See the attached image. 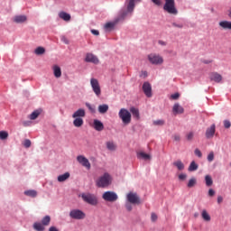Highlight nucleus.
Instances as JSON below:
<instances>
[{"label": "nucleus", "instance_id": "obj_1", "mask_svg": "<svg viewBox=\"0 0 231 231\" xmlns=\"http://www.w3.org/2000/svg\"><path fill=\"white\" fill-rule=\"evenodd\" d=\"M142 0H126V9L119 12L116 23H124L125 17H131L133 12H134V6L136 3H140Z\"/></svg>", "mask_w": 231, "mask_h": 231}, {"label": "nucleus", "instance_id": "obj_27", "mask_svg": "<svg viewBox=\"0 0 231 231\" xmlns=\"http://www.w3.org/2000/svg\"><path fill=\"white\" fill-rule=\"evenodd\" d=\"M26 15H17V16H14V23H26Z\"/></svg>", "mask_w": 231, "mask_h": 231}, {"label": "nucleus", "instance_id": "obj_59", "mask_svg": "<svg viewBox=\"0 0 231 231\" xmlns=\"http://www.w3.org/2000/svg\"><path fill=\"white\" fill-rule=\"evenodd\" d=\"M217 203H218V205L223 203V197H221V196L217 197Z\"/></svg>", "mask_w": 231, "mask_h": 231}, {"label": "nucleus", "instance_id": "obj_23", "mask_svg": "<svg viewBox=\"0 0 231 231\" xmlns=\"http://www.w3.org/2000/svg\"><path fill=\"white\" fill-rule=\"evenodd\" d=\"M74 127H82L84 125V119L82 117H74Z\"/></svg>", "mask_w": 231, "mask_h": 231}, {"label": "nucleus", "instance_id": "obj_13", "mask_svg": "<svg viewBox=\"0 0 231 231\" xmlns=\"http://www.w3.org/2000/svg\"><path fill=\"white\" fill-rule=\"evenodd\" d=\"M216 134V125L213 124L210 125V127L207 128L206 130V138L210 140V138H214V135Z\"/></svg>", "mask_w": 231, "mask_h": 231}, {"label": "nucleus", "instance_id": "obj_4", "mask_svg": "<svg viewBox=\"0 0 231 231\" xmlns=\"http://www.w3.org/2000/svg\"><path fill=\"white\" fill-rule=\"evenodd\" d=\"M163 10L171 15H177L178 9H176V2L174 0H165Z\"/></svg>", "mask_w": 231, "mask_h": 231}, {"label": "nucleus", "instance_id": "obj_37", "mask_svg": "<svg viewBox=\"0 0 231 231\" xmlns=\"http://www.w3.org/2000/svg\"><path fill=\"white\" fill-rule=\"evenodd\" d=\"M196 183H198V181L196 180V178H191V179L189 180L187 187H188L189 189H192V187H195V186H196Z\"/></svg>", "mask_w": 231, "mask_h": 231}, {"label": "nucleus", "instance_id": "obj_44", "mask_svg": "<svg viewBox=\"0 0 231 231\" xmlns=\"http://www.w3.org/2000/svg\"><path fill=\"white\" fill-rule=\"evenodd\" d=\"M165 125L164 120L159 119V120L153 121V125Z\"/></svg>", "mask_w": 231, "mask_h": 231}, {"label": "nucleus", "instance_id": "obj_50", "mask_svg": "<svg viewBox=\"0 0 231 231\" xmlns=\"http://www.w3.org/2000/svg\"><path fill=\"white\" fill-rule=\"evenodd\" d=\"M171 98H172V100H178V98H180V93H175L171 95Z\"/></svg>", "mask_w": 231, "mask_h": 231}, {"label": "nucleus", "instance_id": "obj_30", "mask_svg": "<svg viewBox=\"0 0 231 231\" xmlns=\"http://www.w3.org/2000/svg\"><path fill=\"white\" fill-rule=\"evenodd\" d=\"M39 115H41V111L35 110L29 116V118L30 120H37V118H39Z\"/></svg>", "mask_w": 231, "mask_h": 231}, {"label": "nucleus", "instance_id": "obj_38", "mask_svg": "<svg viewBox=\"0 0 231 231\" xmlns=\"http://www.w3.org/2000/svg\"><path fill=\"white\" fill-rule=\"evenodd\" d=\"M201 216L204 221H210V215H208V212H207V210L204 209L201 213Z\"/></svg>", "mask_w": 231, "mask_h": 231}, {"label": "nucleus", "instance_id": "obj_2", "mask_svg": "<svg viewBox=\"0 0 231 231\" xmlns=\"http://www.w3.org/2000/svg\"><path fill=\"white\" fill-rule=\"evenodd\" d=\"M113 183V177L107 172L104 173L96 180V186L98 189H107Z\"/></svg>", "mask_w": 231, "mask_h": 231}, {"label": "nucleus", "instance_id": "obj_60", "mask_svg": "<svg viewBox=\"0 0 231 231\" xmlns=\"http://www.w3.org/2000/svg\"><path fill=\"white\" fill-rule=\"evenodd\" d=\"M49 231H59V229L57 227H55V226H51L49 228Z\"/></svg>", "mask_w": 231, "mask_h": 231}, {"label": "nucleus", "instance_id": "obj_9", "mask_svg": "<svg viewBox=\"0 0 231 231\" xmlns=\"http://www.w3.org/2000/svg\"><path fill=\"white\" fill-rule=\"evenodd\" d=\"M126 199L128 203H131L132 205H140V197H138V194L134 192H129L126 195Z\"/></svg>", "mask_w": 231, "mask_h": 231}, {"label": "nucleus", "instance_id": "obj_57", "mask_svg": "<svg viewBox=\"0 0 231 231\" xmlns=\"http://www.w3.org/2000/svg\"><path fill=\"white\" fill-rule=\"evenodd\" d=\"M152 3H154V5H156L157 6H160V5H162V1L160 0H152Z\"/></svg>", "mask_w": 231, "mask_h": 231}, {"label": "nucleus", "instance_id": "obj_15", "mask_svg": "<svg viewBox=\"0 0 231 231\" xmlns=\"http://www.w3.org/2000/svg\"><path fill=\"white\" fill-rule=\"evenodd\" d=\"M85 116H86V110H84L83 108H79L72 115V118H84Z\"/></svg>", "mask_w": 231, "mask_h": 231}, {"label": "nucleus", "instance_id": "obj_36", "mask_svg": "<svg viewBox=\"0 0 231 231\" xmlns=\"http://www.w3.org/2000/svg\"><path fill=\"white\" fill-rule=\"evenodd\" d=\"M51 221V217H50V216H45L42 220V224L43 225V226H48Z\"/></svg>", "mask_w": 231, "mask_h": 231}, {"label": "nucleus", "instance_id": "obj_10", "mask_svg": "<svg viewBox=\"0 0 231 231\" xmlns=\"http://www.w3.org/2000/svg\"><path fill=\"white\" fill-rule=\"evenodd\" d=\"M69 217L72 219H84L86 217V213L80 209H72L69 212Z\"/></svg>", "mask_w": 231, "mask_h": 231}, {"label": "nucleus", "instance_id": "obj_20", "mask_svg": "<svg viewBox=\"0 0 231 231\" xmlns=\"http://www.w3.org/2000/svg\"><path fill=\"white\" fill-rule=\"evenodd\" d=\"M210 79L214 82H221V80H223V77L217 72H213L210 75Z\"/></svg>", "mask_w": 231, "mask_h": 231}, {"label": "nucleus", "instance_id": "obj_61", "mask_svg": "<svg viewBox=\"0 0 231 231\" xmlns=\"http://www.w3.org/2000/svg\"><path fill=\"white\" fill-rule=\"evenodd\" d=\"M159 44H161V46H166V42L163 41H159Z\"/></svg>", "mask_w": 231, "mask_h": 231}, {"label": "nucleus", "instance_id": "obj_54", "mask_svg": "<svg viewBox=\"0 0 231 231\" xmlns=\"http://www.w3.org/2000/svg\"><path fill=\"white\" fill-rule=\"evenodd\" d=\"M173 139L175 142H180V140H181V137L180 136V134H175L173 135Z\"/></svg>", "mask_w": 231, "mask_h": 231}, {"label": "nucleus", "instance_id": "obj_41", "mask_svg": "<svg viewBox=\"0 0 231 231\" xmlns=\"http://www.w3.org/2000/svg\"><path fill=\"white\" fill-rule=\"evenodd\" d=\"M106 148L108 149V151H115V143H113L112 142H107Z\"/></svg>", "mask_w": 231, "mask_h": 231}, {"label": "nucleus", "instance_id": "obj_6", "mask_svg": "<svg viewBox=\"0 0 231 231\" xmlns=\"http://www.w3.org/2000/svg\"><path fill=\"white\" fill-rule=\"evenodd\" d=\"M90 86L96 97H100V95H102V88H100V82H98V79L91 78Z\"/></svg>", "mask_w": 231, "mask_h": 231}, {"label": "nucleus", "instance_id": "obj_11", "mask_svg": "<svg viewBox=\"0 0 231 231\" xmlns=\"http://www.w3.org/2000/svg\"><path fill=\"white\" fill-rule=\"evenodd\" d=\"M77 161L79 162V163H80V165H82L83 167H86L88 171L91 169V163L89 162V160H88V158H86L85 156L79 155L77 157Z\"/></svg>", "mask_w": 231, "mask_h": 231}, {"label": "nucleus", "instance_id": "obj_7", "mask_svg": "<svg viewBox=\"0 0 231 231\" xmlns=\"http://www.w3.org/2000/svg\"><path fill=\"white\" fill-rule=\"evenodd\" d=\"M148 60L151 64L160 66L163 64V57L156 53H151L148 55Z\"/></svg>", "mask_w": 231, "mask_h": 231}, {"label": "nucleus", "instance_id": "obj_24", "mask_svg": "<svg viewBox=\"0 0 231 231\" xmlns=\"http://www.w3.org/2000/svg\"><path fill=\"white\" fill-rule=\"evenodd\" d=\"M218 24L223 30H231V22L229 21H222Z\"/></svg>", "mask_w": 231, "mask_h": 231}, {"label": "nucleus", "instance_id": "obj_5", "mask_svg": "<svg viewBox=\"0 0 231 231\" xmlns=\"http://www.w3.org/2000/svg\"><path fill=\"white\" fill-rule=\"evenodd\" d=\"M119 118H121L125 125H129V123L131 122V112L125 108H122L119 111Z\"/></svg>", "mask_w": 231, "mask_h": 231}, {"label": "nucleus", "instance_id": "obj_29", "mask_svg": "<svg viewBox=\"0 0 231 231\" xmlns=\"http://www.w3.org/2000/svg\"><path fill=\"white\" fill-rule=\"evenodd\" d=\"M198 164L196 163V162L192 161L189 166L188 171L189 172H194V171H198Z\"/></svg>", "mask_w": 231, "mask_h": 231}, {"label": "nucleus", "instance_id": "obj_14", "mask_svg": "<svg viewBox=\"0 0 231 231\" xmlns=\"http://www.w3.org/2000/svg\"><path fill=\"white\" fill-rule=\"evenodd\" d=\"M85 61L92 62V64H98V62H100V60H98V58L95 56L93 53H87Z\"/></svg>", "mask_w": 231, "mask_h": 231}, {"label": "nucleus", "instance_id": "obj_31", "mask_svg": "<svg viewBox=\"0 0 231 231\" xmlns=\"http://www.w3.org/2000/svg\"><path fill=\"white\" fill-rule=\"evenodd\" d=\"M33 228L36 231H44V225H42V223L36 222L33 224Z\"/></svg>", "mask_w": 231, "mask_h": 231}, {"label": "nucleus", "instance_id": "obj_43", "mask_svg": "<svg viewBox=\"0 0 231 231\" xmlns=\"http://www.w3.org/2000/svg\"><path fill=\"white\" fill-rule=\"evenodd\" d=\"M23 147H25L26 149H29V147H32V141H30L29 139L24 140Z\"/></svg>", "mask_w": 231, "mask_h": 231}, {"label": "nucleus", "instance_id": "obj_56", "mask_svg": "<svg viewBox=\"0 0 231 231\" xmlns=\"http://www.w3.org/2000/svg\"><path fill=\"white\" fill-rule=\"evenodd\" d=\"M215 194H216V191H215L214 189H210L208 190V196H210L211 198H212V196H214Z\"/></svg>", "mask_w": 231, "mask_h": 231}, {"label": "nucleus", "instance_id": "obj_34", "mask_svg": "<svg viewBox=\"0 0 231 231\" xmlns=\"http://www.w3.org/2000/svg\"><path fill=\"white\" fill-rule=\"evenodd\" d=\"M25 196H29L30 198H37V191L34 189H30L24 191Z\"/></svg>", "mask_w": 231, "mask_h": 231}, {"label": "nucleus", "instance_id": "obj_47", "mask_svg": "<svg viewBox=\"0 0 231 231\" xmlns=\"http://www.w3.org/2000/svg\"><path fill=\"white\" fill-rule=\"evenodd\" d=\"M224 126L226 129H230L231 127V123L228 120L224 121Z\"/></svg>", "mask_w": 231, "mask_h": 231}, {"label": "nucleus", "instance_id": "obj_49", "mask_svg": "<svg viewBox=\"0 0 231 231\" xmlns=\"http://www.w3.org/2000/svg\"><path fill=\"white\" fill-rule=\"evenodd\" d=\"M151 219L153 223L156 222L158 220V215H156L155 213H152Z\"/></svg>", "mask_w": 231, "mask_h": 231}, {"label": "nucleus", "instance_id": "obj_48", "mask_svg": "<svg viewBox=\"0 0 231 231\" xmlns=\"http://www.w3.org/2000/svg\"><path fill=\"white\" fill-rule=\"evenodd\" d=\"M195 154L198 156V158H201L203 156V153H201V151L199 149H195Z\"/></svg>", "mask_w": 231, "mask_h": 231}, {"label": "nucleus", "instance_id": "obj_53", "mask_svg": "<svg viewBox=\"0 0 231 231\" xmlns=\"http://www.w3.org/2000/svg\"><path fill=\"white\" fill-rule=\"evenodd\" d=\"M23 125H24V127H28L32 125V121H23Z\"/></svg>", "mask_w": 231, "mask_h": 231}, {"label": "nucleus", "instance_id": "obj_21", "mask_svg": "<svg viewBox=\"0 0 231 231\" xmlns=\"http://www.w3.org/2000/svg\"><path fill=\"white\" fill-rule=\"evenodd\" d=\"M97 111L98 113H100V115H106V113H107V111H109V106L103 104V105H99L97 107Z\"/></svg>", "mask_w": 231, "mask_h": 231}, {"label": "nucleus", "instance_id": "obj_26", "mask_svg": "<svg viewBox=\"0 0 231 231\" xmlns=\"http://www.w3.org/2000/svg\"><path fill=\"white\" fill-rule=\"evenodd\" d=\"M69 172H65L64 174L58 176V181L60 183H62L63 181H66V180H69Z\"/></svg>", "mask_w": 231, "mask_h": 231}, {"label": "nucleus", "instance_id": "obj_33", "mask_svg": "<svg viewBox=\"0 0 231 231\" xmlns=\"http://www.w3.org/2000/svg\"><path fill=\"white\" fill-rule=\"evenodd\" d=\"M35 55H44L46 53V49L44 47H38L34 51Z\"/></svg>", "mask_w": 231, "mask_h": 231}, {"label": "nucleus", "instance_id": "obj_28", "mask_svg": "<svg viewBox=\"0 0 231 231\" xmlns=\"http://www.w3.org/2000/svg\"><path fill=\"white\" fill-rule=\"evenodd\" d=\"M174 167H177L178 171H183L185 169V164L181 161H176L173 162Z\"/></svg>", "mask_w": 231, "mask_h": 231}, {"label": "nucleus", "instance_id": "obj_58", "mask_svg": "<svg viewBox=\"0 0 231 231\" xmlns=\"http://www.w3.org/2000/svg\"><path fill=\"white\" fill-rule=\"evenodd\" d=\"M91 33H93V35H100V32L97 30H91Z\"/></svg>", "mask_w": 231, "mask_h": 231}, {"label": "nucleus", "instance_id": "obj_22", "mask_svg": "<svg viewBox=\"0 0 231 231\" xmlns=\"http://www.w3.org/2000/svg\"><path fill=\"white\" fill-rule=\"evenodd\" d=\"M59 17L66 22L71 21V15L64 11L60 12Z\"/></svg>", "mask_w": 231, "mask_h": 231}, {"label": "nucleus", "instance_id": "obj_35", "mask_svg": "<svg viewBox=\"0 0 231 231\" xmlns=\"http://www.w3.org/2000/svg\"><path fill=\"white\" fill-rule=\"evenodd\" d=\"M205 181H206L207 187H212L214 183V180H212V177H210V175L205 176Z\"/></svg>", "mask_w": 231, "mask_h": 231}, {"label": "nucleus", "instance_id": "obj_40", "mask_svg": "<svg viewBox=\"0 0 231 231\" xmlns=\"http://www.w3.org/2000/svg\"><path fill=\"white\" fill-rule=\"evenodd\" d=\"M8 138V133L5 131L0 132V140H6Z\"/></svg>", "mask_w": 231, "mask_h": 231}, {"label": "nucleus", "instance_id": "obj_25", "mask_svg": "<svg viewBox=\"0 0 231 231\" xmlns=\"http://www.w3.org/2000/svg\"><path fill=\"white\" fill-rule=\"evenodd\" d=\"M130 113H132L133 117L135 120H138L140 118V110H138V108L136 107H131L130 108Z\"/></svg>", "mask_w": 231, "mask_h": 231}, {"label": "nucleus", "instance_id": "obj_55", "mask_svg": "<svg viewBox=\"0 0 231 231\" xmlns=\"http://www.w3.org/2000/svg\"><path fill=\"white\" fill-rule=\"evenodd\" d=\"M172 26H174L175 28H183V24H181V23L178 24L176 23H173Z\"/></svg>", "mask_w": 231, "mask_h": 231}, {"label": "nucleus", "instance_id": "obj_19", "mask_svg": "<svg viewBox=\"0 0 231 231\" xmlns=\"http://www.w3.org/2000/svg\"><path fill=\"white\" fill-rule=\"evenodd\" d=\"M184 111L185 110L182 108L181 106H180V104L176 103L173 106L172 112L174 115H181V114H183Z\"/></svg>", "mask_w": 231, "mask_h": 231}, {"label": "nucleus", "instance_id": "obj_42", "mask_svg": "<svg viewBox=\"0 0 231 231\" xmlns=\"http://www.w3.org/2000/svg\"><path fill=\"white\" fill-rule=\"evenodd\" d=\"M186 138L189 142H192V140L194 139V132L188 133Z\"/></svg>", "mask_w": 231, "mask_h": 231}, {"label": "nucleus", "instance_id": "obj_8", "mask_svg": "<svg viewBox=\"0 0 231 231\" xmlns=\"http://www.w3.org/2000/svg\"><path fill=\"white\" fill-rule=\"evenodd\" d=\"M102 199H104V201L113 203L116 201V193L115 191H106L103 193Z\"/></svg>", "mask_w": 231, "mask_h": 231}, {"label": "nucleus", "instance_id": "obj_18", "mask_svg": "<svg viewBox=\"0 0 231 231\" xmlns=\"http://www.w3.org/2000/svg\"><path fill=\"white\" fill-rule=\"evenodd\" d=\"M54 77L56 79H60L62 77V70L60 69V67L59 65H54L52 67Z\"/></svg>", "mask_w": 231, "mask_h": 231}, {"label": "nucleus", "instance_id": "obj_39", "mask_svg": "<svg viewBox=\"0 0 231 231\" xmlns=\"http://www.w3.org/2000/svg\"><path fill=\"white\" fill-rule=\"evenodd\" d=\"M86 107L89 110L90 113H95V106L89 104V103H85Z\"/></svg>", "mask_w": 231, "mask_h": 231}, {"label": "nucleus", "instance_id": "obj_17", "mask_svg": "<svg viewBox=\"0 0 231 231\" xmlns=\"http://www.w3.org/2000/svg\"><path fill=\"white\" fill-rule=\"evenodd\" d=\"M93 127L96 131H104V124L98 119L94 120Z\"/></svg>", "mask_w": 231, "mask_h": 231}, {"label": "nucleus", "instance_id": "obj_45", "mask_svg": "<svg viewBox=\"0 0 231 231\" xmlns=\"http://www.w3.org/2000/svg\"><path fill=\"white\" fill-rule=\"evenodd\" d=\"M60 41L64 42V44H69V40L65 35L60 36Z\"/></svg>", "mask_w": 231, "mask_h": 231}, {"label": "nucleus", "instance_id": "obj_52", "mask_svg": "<svg viewBox=\"0 0 231 231\" xmlns=\"http://www.w3.org/2000/svg\"><path fill=\"white\" fill-rule=\"evenodd\" d=\"M125 208H126V210H128V212H131V210H133V206L131 205V202L127 203L125 205Z\"/></svg>", "mask_w": 231, "mask_h": 231}, {"label": "nucleus", "instance_id": "obj_32", "mask_svg": "<svg viewBox=\"0 0 231 231\" xmlns=\"http://www.w3.org/2000/svg\"><path fill=\"white\" fill-rule=\"evenodd\" d=\"M137 158H142L143 160H151V156L149 155V153H145L143 152H138Z\"/></svg>", "mask_w": 231, "mask_h": 231}, {"label": "nucleus", "instance_id": "obj_51", "mask_svg": "<svg viewBox=\"0 0 231 231\" xmlns=\"http://www.w3.org/2000/svg\"><path fill=\"white\" fill-rule=\"evenodd\" d=\"M179 180H180L181 181H183L184 180H187V174H185V173L180 174Z\"/></svg>", "mask_w": 231, "mask_h": 231}, {"label": "nucleus", "instance_id": "obj_3", "mask_svg": "<svg viewBox=\"0 0 231 231\" xmlns=\"http://www.w3.org/2000/svg\"><path fill=\"white\" fill-rule=\"evenodd\" d=\"M80 198L83 199V201H85V203L92 205V207L98 205V199L97 196H95V194L81 193Z\"/></svg>", "mask_w": 231, "mask_h": 231}, {"label": "nucleus", "instance_id": "obj_16", "mask_svg": "<svg viewBox=\"0 0 231 231\" xmlns=\"http://www.w3.org/2000/svg\"><path fill=\"white\" fill-rule=\"evenodd\" d=\"M116 26V21L108 22L104 25V30L105 32H113Z\"/></svg>", "mask_w": 231, "mask_h": 231}, {"label": "nucleus", "instance_id": "obj_12", "mask_svg": "<svg viewBox=\"0 0 231 231\" xmlns=\"http://www.w3.org/2000/svg\"><path fill=\"white\" fill-rule=\"evenodd\" d=\"M143 91L148 98H151V97H152V87L151 86V83L144 82L143 85Z\"/></svg>", "mask_w": 231, "mask_h": 231}, {"label": "nucleus", "instance_id": "obj_46", "mask_svg": "<svg viewBox=\"0 0 231 231\" xmlns=\"http://www.w3.org/2000/svg\"><path fill=\"white\" fill-rule=\"evenodd\" d=\"M208 162H214V152H210L208 155Z\"/></svg>", "mask_w": 231, "mask_h": 231}]
</instances>
